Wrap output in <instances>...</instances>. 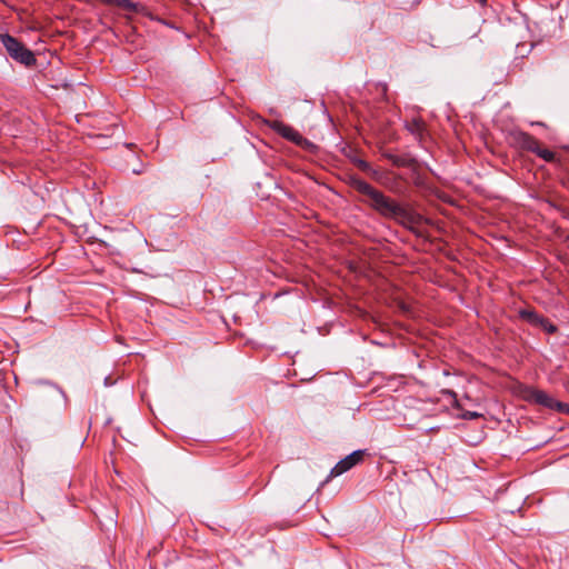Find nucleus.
Returning <instances> with one entry per match:
<instances>
[{"label": "nucleus", "instance_id": "11", "mask_svg": "<svg viewBox=\"0 0 569 569\" xmlns=\"http://www.w3.org/2000/svg\"><path fill=\"white\" fill-rule=\"evenodd\" d=\"M445 393H448V395L452 396L453 398H456V392L455 391L447 390V391H445Z\"/></svg>", "mask_w": 569, "mask_h": 569}, {"label": "nucleus", "instance_id": "3", "mask_svg": "<svg viewBox=\"0 0 569 569\" xmlns=\"http://www.w3.org/2000/svg\"><path fill=\"white\" fill-rule=\"evenodd\" d=\"M365 451L362 450H356L346 458L341 459L330 471L329 477H338L348 470H350L352 467H355L357 463H359L363 458Z\"/></svg>", "mask_w": 569, "mask_h": 569}, {"label": "nucleus", "instance_id": "6", "mask_svg": "<svg viewBox=\"0 0 569 569\" xmlns=\"http://www.w3.org/2000/svg\"><path fill=\"white\" fill-rule=\"evenodd\" d=\"M271 128L281 137L292 142L300 143L302 140V136L296 129L288 124H284L283 122L274 121L271 124Z\"/></svg>", "mask_w": 569, "mask_h": 569}, {"label": "nucleus", "instance_id": "5", "mask_svg": "<svg viewBox=\"0 0 569 569\" xmlns=\"http://www.w3.org/2000/svg\"><path fill=\"white\" fill-rule=\"evenodd\" d=\"M513 142L521 149L531 151L535 153L539 141L531 134L522 131L515 132L512 134Z\"/></svg>", "mask_w": 569, "mask_h": 569}, {"label": "nucleus", "instance_id": "4", "mask_svg": "<svg viewBox=\"0 0 569 569\" xmlns=\"http://www.w3.org/2000/svg\"><path fill=\"white\" fill-rule=\"evenodd\" d=\"M532 399L536 403L541 405L549 409H555L559 412L569 413V405L557 401L550 395L541 390H535L532 392Z\"/></svg>", "mask_w": 569, "mask_h": 569}, {"label": "nucleus", "instance_id": "9", "mask_svg": "<svg viewBox=\"0 0 569 569\" xmlns=\"http://www.w3.org/2000/svg\"><path fill=\"white\" fill-rule=\"evenodd\" d=\"M480 417H481V413H478V412H476V411H469V410H467V411H463V412L461 413V418H462V419H466V420H475V419H478V418H480Z\"/></svg>", "mask_w": 569, "mask_h": 569}, {"label": "nucleus", "instance_id": "1", "mask_svg": "<svg viewBox=\"0 0 569 569\" xmlns=\"http://www.w3.org/2000/svg\"><path fill=\"white\" fill-rule=\"evenodd\" d=\"M350 186L359 193L366 196L367 204L385 218L393 219L410 230H415L426 222V219L420 213L398 203L360 178L352 177Z\"/></svg>", "mask_w": 569, "mask_h": 569}, {"label": "nucleus", "instance_id": "8", "mask_svg": "<svg viewBox=\"0 0 569 569\" xmlns=\"http://www.w3.org/2000/svg\"><path fill=\"white\" fill-rule=\"evenodd\" d=\"M355 164L361 171H365V172H368V173H372V174L376 173V171L372 170L371 164L369 162H367L366 160H363V159H356L355 160Z\"/></svg>", "mask_w": 569, "mask_h": 569}, {"label": "nucleus", "instance_id": "7", "mask_svg": "<svg viewBox=\"0 0 569 569\" xmlns=\"http://www.w3.org/2000/svg\"><path fill=\"white\" fill-rule=\"evenodd\" d=\"M535 153L547 162L555 160V152L549 149L541 148L540 144H538Z\"/></svg>", "mask_w": 569, "mask_h": 569}, {"label": "nucleus", "instance_id": "12", "mask_svg": "<svg viewBox=\"0 0 569 569\" xmlns=\"http://www.w3.org/2000/svg\"><path fill=\"white\" fill-rule=\"evenodd\" d=\"M565 388L569 392V380L565 383Z\"/></svg>", "mask_w": 569, "mask_h": 569}, {"label": "nucleus", "instance_id": "2", "mask_svg": "<svg viewBox=\"0 0 569 569\" xmlns=\"http://www.w3.org/2000/svg\"><path fill=\"white\" fill-rule=\"evenodd\" d=\"M0 42L4 47L7 53L14 61L26 66L32 67L36 64L37 59L31 50H29L22 42L9 33L0 34Z\"/></svg>", "mask_w": 569, "mask_h": 569}, {"label": "nucleus", "instance_id": "10", "mask_svg": "<svg viewBox=\"0 0 569 569\" xmlns=\"http://www.w3.org/2000/svg\"><path fill=\"white\" fill-rule=\"evenodd\" d=\"M521 316L523 318L529 319L532 322H536L538 320V315L536 312H533V311H522Z\"/></svg>", "mask_w": 569, "mask_h": 569}]
</instances>
